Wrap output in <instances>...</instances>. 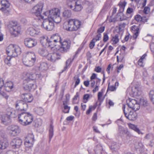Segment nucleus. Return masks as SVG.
I'll use <instances>...</instances> for the list:
<instances>
[{"label": "nucleus", "mask_w": 154, "mask_h": 154, "mask_svg": "<svg viewBox=\"0 0 154 154\" xmlns=\"http://www.w3.org/2000/svg\"><path fill=\"white\" fill-rule=\"evenodd\" d=\"M44 15L47 16L48 18L58 23H60L61 19L60 16V11L58 8H54L44 12Z\"/></svg>", "instance_id": "obj_1"}, {"label": "nucleus", "mask_w": 154, "mask_h": 154, "mask_svg": "<svg viewBox=\"0 0 154 154\" xmlns=\"http://www.w3.org/2000/svg\"><path fill=\"white\" fill-rule=\"evenodd\" d=\"M19 123L23 126H26L30 124L33 120L32 114L29 112H23L18 115Z\"/></svg>", "instance_id": "obj_2"}, {"label": "nucleus", "mask_w": 154, "mask_h": 154, "mask_svg": "<svg viewBox=\"0 0 154 154\" xmlns=\"http://www.w3.org/2000/svg\"><path fill=\"white\" fill-rule=\"evenodd\" d=\"M36 57L35 53L28 52L26 57L23 59V63L26 66L29 67L33 66L36 61Z\"/></svg>", "instance_id": "obj_3"}, {"label": "nucleus", "mask_w": 154, "mask_h": 154, "mask_svg": "<svg viewBox=\"0 0 154 154\" xmlns=\"http://www.w3.org/2000/svg\"><path fill=\"white\" fill-rule=\"evenodd\" d=\"M7 54L11 57H17L21 53L20 48L17 45L11 44L6 49Z\"/></svg>", "instance_id": "obj_4"}, {"label": "nucleus", "mask_w": 154, "mask_h": 154, "mask_svg": "<svg viewBox=\"0 0 154 154\" xmlns=\"http://www.w3.org/2000/svg\"><path fill=\"white\" fill-rule=\"evenodd\" d=\"M43 4L42 3H39L34 6L32 8V13L36 16L35 19L40 20L44 19V17L41 15L43 8Z\"/></svg>", "instance_id": "obj_5"}, {"label": "nucleus", "mask_w": 154, "mask_h": 154, "mask_svg": "<svg viewBox=\"0 0 154 154\" xmlns=\"http://www.w3.org/2000/svg\"><path fill=\"white\" fill-rule=\"evenodd\" d=\"M8 26L10 28L11 34L15 36L20 33L21 28L17 25L16 23L11 22Z\"/></svg>", "instance_id": "obj_6"}, {"label": "nucleus", "mask_w": 154, "mask_h": 154, "mask_svg": "<svg viewBox=\"0 0 154 154\" xmlns=\"http://www.w3.org/2000/svg\"><path fill=\"white\" fill-rule=\"evenodd\" d=\"M61 47L59 49L60 51L62 53L66 52L69 51L71 46V42L68 40H62L60 42Z\"/></svg>", "instance_id": "obj_7"}, {"label": "nucleus", "mask_w": 154, "mask_h": 154, "mask_svg": "<svg viewBox=\"0 0 154 154\" xmlns=\"http://www.w3.org/2000/svg\"><path fill=\"white\" fill-rule=\"evenodd\" d=\"M68 7L74 11H79L83 8L80 2H70L68 4Z\"/></svg>", "instance_id": "obj_8"}, {"label": "nucleus", "mask_w": 154, "mask_h": 154, "mask_svg": "<svg viewBox=\"0 0 154 154\" xmlns=\"http://www.w3.org/2000/svg\"><path fill=\"white\" fill-rule=\"evenodd\" d=\"M52 20L48 19L45 20L42 23V27L48 31L53 29L54 27V24Z\"/></svg>", "instance_id": "obj_9"}, {"label": "nucleus", "mask_w": 154, "mask_h": 154, "mask_svg": "<svg viewBox=\"0 0 154 154\" xmlns=\"http://www.w3.org/2000/svg\"><path fill=\"white\" fill-rule=\"evenodd\" d=\"M127 102L128 106L132 109L136 111L140 109V105L136 100L129 99Z\"/></svg>", "instance_id": "obj_10"}, {"label": "nucleus", "mask_w": 154, "mask_h": 154, "mask_svg": "<svg viewBox=\"0 0 154 154\" xmlns=\"http://www.w3.org/2000/svg\"><path fill=\"white\" fill-rule=\"evenodd\" d=\"M40 74H37L32 72L27 73L26 74V78L24 81V83L30 82L36 79L37 78H40Z\"/></svg>", "instance_id": "obj_11"}, {"label": "nucleus", "mask_w": 154, "mask_h": 154, "mask_svg": "<svg viewBox=\"0 0 154 154\" xmlns=\"http://www.w3.org/2000/svg\"><path fill=\"white\" fill-rule=\"evenodd\" d=\"M15 107L18 110L26 111L28 108V105L23 100H19L16 102Z\"/></svg>", "instance_id": "obj_12"}, {"label": "nucleus", "mask_w": 154, "mask_h": 154, "mask_svg": "<svg viewBox=\"0 0 154 154\" xmlns=\"http://www.w3.org/2000/svg\"><path fill=\"white\" fill-rule=\"evenodd\" d=\"M60 54L58 52H53L48 54L47 56V58L48 60L53 62H54L56 60L60 58Z\"/></svg>", "instance_id": "obj_13"}, {"label": "nucleus", "mask_w": 154, "mask_h": 154, "mask_svg": "<svg viewBox=\"0 0 154 154\" xmlns=\"http://www.w3.org/2000/svg\"><path fill=\"white\" fill-rule=\"evenodd\" d=\"M25 45L29 48H32L37 44V42L35 40L30 38H27L24 40Z\"/></svg>", "instance_id": "obj_14"}, {"label": "nucleus", "mask_w": 154, "mask_h": 154, "mask_svg": "<svg viewBox=\"0 0 154 154\" xmlns=\"http://www.w3.org/2000/svg\"><path fill=\"white\" fill-rule=\"evenodd\" d=\"M0 96L3 97L6 100L9 97V96L5 91L4 80L2 78H0Z\"/></svg>", "instance_id": "obj_15"}, {"label": "nucleus", "mask_w": 154, "mask_h": 154, "mask_svg": "<svg viewBox=\"0 0 154 154\" xmlns=\"http://www.w3.org/2000/svg\"><path fill=\"white\" fill-rule=\"evenodd\" d=\"M125 106L124 105L122 108L126 117L129 120L131 121L135 120L136 119L137 115L136 114L134 113L133 111H130L129 113L127 114V113L125 112Z\"/></svg>", "instance_id": "obj_16"}, {"label": "nucleus", "mask_w": 154, "mask_h": 154, "mask_svg": "<svg viewBox=\"0 0 154 154\" xmlns=\"http://www.w3.org/2000/svg\"><path fill=\"white\" fill-rule=\"evenodd\" d=\"M22 139L16 138L12 140L11 142V145L14 148H19L22 145Z\"/></svg>", "instance_id": "obj_17"}, {"label": "nucleus", "mask_w": 154, "mask_h": 154, "mask_svg": "<svg viewBox=\"0 0 154 154\" xmlns=\"http://www.w3.org/2000/svg\"><path fill=\"white\" fill-rule=\"evenodd\" d=\"M140 24L137 25H134L131 27V30L133 33V38L136 39L137 37L140 32Z\"/></svg>", "instance_id": "obj_18"}, {"label": "nucleus", "mask_w": 154, "mask_h": 154, "mask_svg": "<svg viewBox=\"0 0 154 154\" xmlns=\"http://www.w3.org/2000/svg\"><path fill=\"white\" fill-rule=\"evenodd\" d=\"M0 119L2 122L5 125H7L11 122L10 115L7 113V114L1 115Z\"/></svg>", "instance_id": "obj_19"}, {"label": "nucleus", "mask_w": 154, "mask_h": 154, "mask_svg": "<svg viewBox=\"0 0 154 154\" xmlns=\"http://www.w3.org/2000/svg\"><path fill=\"white\" fill-rule=\"evenodd\" d=\"M27 32L30 35L35 36L40 33V30L37 28L29 27L27 30Z\"/></svg>", "instance_id": "obj_20"}, {"label": "nucleus", "mask_w": 154, "mask_h": 154, "mask_svg": "<svg viewBox=\"0 0 154 154\" xmlns=\"http://www.w3.org/2000/svg\"><path fill=\"white\" fill-rule=\"evenodd\" d=\"M10 128L12 131L11 135L13 136L18 135L20 131V128L17 126H12L10 127Z\"/></svg>", "instance_id": "obj_21"}, {"label": "nucleus", "mask_w": 154, "mask_h": 154, "mask_svg": "<svg viewBox=\"0 0 154 154\" xmlns=\"http://www.w3.org/2000/svg\"><path fill=\"white\" fill-rule=\"evenodd\" d=\"M70 24H73L74 27L73 29L74 31H75L79 28L81 25V22L78 20L70 19Z\"/></svg>", "instance_id": "obj_22"}, {"label": "nucleus", "mask_w": 154, "mask_h": 154, "mask_svg": "<svg viewBox=\"0 0 154 154\" xmlns=\"http://www.w3.org/2000/svg\"><path fill=\"white\" fill-rule=\"evenodd\" d=\"M21 97L26 103H30L33 99L32 96L30 94H23L21 95Z\"/></svg>", "instance_id": "obj_23"}, {"label": "nucleus", "mask_w": 154, "mask_h": 154, "mask_svg": "<svg viewBox=\"0 0 154 154\" xmlns=\"http://www.w3.org/2000/svg\"><path fill=\"white\" fill-rule=\"evenodd\" d=\"M119 135L121 136H123L125 134L128 135L129 133L127 129L124 128L121 126H119Z\"/></svg>", "instance_id": "obj_24"}, {"label": "nucleus", "mask_w": 154, "mask_h": 154, "mask_svg": "<svg viewBox=\"0 0 154 154\" xmlns=\"http://www.w3.org/2000/svg\"><path fill=\"white\" fill-rule=\"evenodd\" d=\"M125 52H122L119 56H117V61L124 62L125 59H124L125 56Z\"/></svg>", "instance_id": "obj_25"}, {"label": "nucleus", "mask_w": 154, "mask_h": 154, "mask_svg": "<svg viewBox=\"0 0 154 154\" xmlns=\"http://www.w3.org/2000/svg\"><path fill=\"white\" fill-rule=\"evenodd\" d=\"M0 3L2 5V6L5 7V8L9 13L8 8L9 7V4L8 1L7 0H0Z\"/></svg>", "instance_id": "obj_26"}, {"label": "nucleus", "mask_w": 154, "mask_h": 154, "mask_svg": "<svg viewBox=\"0 0 154 154\" xmlns=\"http://www.w3.org/2000/svg\"><path fill=\"white\" fill-rule=\"evenodd\" d=\"M5 91H9L8 88L11 90L13 88V84L12 82L11 81L7 82L5 85Z\"/></svg>", "instance_id": "obj_27"}, {"label": "nucleus", "mask_w": 154, "mask_h": 154, "mask_svg": "<svg viewBox=\"0 0 154 154\" xmlns=\"http://www.w3.org/2000/svg\"><path fill=\"white\" fill-rule=\"evenodd\" d=\"M48 40L47 37L43 36L40 38V42L43 46H47Z\"/></svg>", "instance_id": "obj_28"}, {"label": "nucleus", "mask_w": 154, "mask_h": 154, "mask_svg": "<svg viewBox=\"0 0 154 154\" xmlns=\"http://www.w3.org/2000/svg\"><path fill=\"white\" fill-rule=\"evenodd\" d=\"M24 84V88L26 90H30V89L34 88L35 85L33 83H29V82L26 83Z\"/></svg>", "instance_id": "obj_29"}, {"label": "nucleus", "mask_w": 154, "mask_h": 154, "mask_svg": "<svg viewBox=\"0 0 154 154\" xmlns=\"http://www.w3.org/2000/svg\"><path fill=\"white\" fill-rule=\"evenodd\" d=\"M38 52L40 55L44 57H47L48 54V50L44 48H40L38 50Z\"/></svg>", "instance_id": "obj_30"}, {"label": "nucleus", "mask_w": 154, "mask_h": 154, "mask_svg": "<svg viewBox=\"0 0 154 154\" xmlns=\"http://www.w3.org/2000/svg\"><path fill=\"white\" fill-rule=\"evenodd\" d=\"M8 115H10V117L15 118L18 115L17 111L11 109L9 111L7 112Z\"/></svg>", "instance_id": "obj_31"}, {"label": "nucleus", "mask_w": 154, "mask_h": 154, "mask_svg": "<svg viewBox=\"0 0 154 154\" xmlns=\"http://www.w3.org/2000/svg\"><path fill=\"white\" fill-rule=\"evenodd\" d=\"M126 4V2L124 1L123 2H120L118 5L119 6L120 8L119 11V13H122L124 11L125 7Z\"/></svg>", "instance_id": "obj_32"}, {"label": "nucleus", "mask_w": 154, "mask_h": 154, "mask_svg": "<svg viewBox=\"0 0 154 154\" xmlns=\"http://www.w3.org/2000/svg\"><path fill=\"white\" fill-rule=\"evenodd\" d=\"M52 39V41H54L55 43H58L61 42L62 40L61 39V37L56 35H54L51 37L50 38Z\"/></svg>", "instance_id": "obj_33"}, {"label": "nucleus", "mask_w": 154, "mask_h": 154, "mask_svg": "<svg viewBox=\"0 0 154 154\" xmlns=\"http://www.w3.org/2000/svg\"><path fill=\"white\" fill-rule=\"evenodd\" d=\"M66 101H63V111L65 113H68L70 109V107L67 105Z\"/></svg>", "instance_id": "obj_34"}, {"label": "nucleus", "mask_w": 154, "mask_h": 154, "mask_svg": "<svg viewBox=\"0 0 154 154\" xmlns=\"http://www.w3.org/2000/svg\"><path fill=\"white\" fill-rule=\"evenodd\" d=\"M9 143L6 140L0 142V149H2L6 148L8 146Z\"/></svg>", "instance_id": "obj_35"}, {"label": "nucleus", "mask_w": 154, "mask_h": 154, "mask_svg": "<svg viewBox=\"0 0 154 154\" xmlns=\"http://www.w3.org/2000/svg\"><path fill=\"white\" fill-rule=\"evenodd\" d=\"M53 126L52 124H51L49 129V141H50L54 135Z\"/></svg>", "instance_id": "obj_36"}, {"label": "nucleus", "mask_w": 154, "mask_h": 154, "mask_svg": "<svg viewBox=\"0 0 154 154\" xmlns=\"http://www.w3.org/2000/svg\"><path fill=\"white\" fill-rule=\"evenodd\" d=\"M117 18L118 20L120 21L124 20L127 19V17L121 13H118L117 14Z\"/></svg>", "instance_id": "obj_37"}, {"label": "nucleus", "mask_w": 154, "mask_h": 154, "mask_svg": "<svg viewBox=\"0 0 154 154\" xmlns=\"http://www.w3.org/2000/svg\"><path fill=\"white\" fill-rule=\"evenodd\" d=\"M71 14L72 13L71 11L69 10H65L63 13V16L65 18L70 17Z\"/></svg>", "instance_id": "obj_38"}, {"label": "nucleus", "mask_w": 154, "mask_h": 154, "mask_svg": "<svg viewBox=\"0 0 154 154\" xmlns=\"http://www.w3.org/2000/svg\"><path fill=\"white\" fill-rule=\"evenodd\" d=\"M128 126L130 128L135 131L138 133V134H140L141 133L140 130L136 126L132 124H128Z\"/></svg>", "instance_id": "obj_39"}, {"label": "nucleus", "mask_w": 154, "mask_h": 154, "mask_svg": "<svg viewBox=\"0 0 154 154\" xmlns=\"http://www.w3.org/2000/svg\"><path fill=\"white\" fill-rule=\"evenodd\" d=\"M52 39L51 38L48 40L47 47H50L52 48H54V46H56L57 43H55L53 41H52Z\"/></svg>", "instance_id": "obj_40"}, {"label": "nucleus", "mask_w": 154, "mask_h": 154, "mask_svg": "<svg viewBox=\"0 0 154 154\" xmlns=\"http://www.w3.org/2000/svg\"><path fill=\"white\" fill-rule=\"evenodd\" d=\"M73 60L71 58L68 59L66 62V66L64 67L62 72H63L66 70L69 65L71 64Z\"/></svg>", "instance_id": "obj_41"}, {"label": "nucleus", "mask_w": 154, "mask_h": 154, "mask_svg": "<svg viewBox=\"0 0 154 154\" xmlns=\"http://www.w3.org/2000/svg\"><path fill=\"white\" fill-rule=\"evenodd\" d=\"M48 65L47 63L45 62L42 63L39 66V69L42 71L46 70L48 69Z\"/></svg>", "instance_id": "obj_42"}, {"label": "nucleus", "mask_w": 154, "mask_h": 154, "mask_svg": "<svg viewBox=\"0 0 154 154\" xmlns=\"http://www.w3.org/2000/svg\"><path fill=\"white\" fill-rule=\"evenodd\" d=\"M35 111L38 115H42L44 112V109L42 107H38L35 109Z\"/></svg>", "instance_id": "obj_43"}, {"label": "nucleus", "mask_w": 154, "mask_h": 154, "mask_svg": "<svg viewBox=\"0 0 154 154\" xmlns=\"http://www.w3.org/2000/svg\"><path fill=\"white\" fill-rule=\"evenodd\" d=\"M25 140L34 142V136L32 134H29L26 137Z\"/></svg>", "instance_id": "obj_44"}, {"label": "nucleus", "mask_w": 154, "mask_h": 154, "mask_svg": "<svg viewBox=\"0 0 154 154\" xmlns=\"http://www.w3.org/2000/svg\"><path fill=\"white\" fill-rule=\"evenodd\" d=\"M119 35L118 34H116L114 36H112V44H116L119 42Z\"/></svg>", "instance_id": "obj_45"}, {"label": "nucleus", "mask_w": 154, "mask_h": 154, "mask_svg": "<svg viewBox=\"0 0 154 154\" xmlns=\"http://www.w3.org/2000/svg\"><path fill=\"white\" fill-rule=\"evenodd\" d=\"M102 147L100 145H97L94 151L96 153L98 154L102 153Z\"/></svg>", "instance_id": "obj_46"}, {"label": "nucleus", "mask_w": 154, "mask_h": 154, "mask_svg": "<svg viewBox=\"0 0 154 154\" xmlns=\"http://www.w3.org/2000/svg\"><path fill=\"white\" fill-rule=\"evenodd\" d=\"M140 103L141 105H143L144 107H146L148 105V103L146 99L143 98L140 99Z\"/></svg>", "instance_id": "obj_47"}, {"label": "nucleus", "mask_w": 154, "mask_h": 154, "mask_svg": "<svg viewBox=\"0 0 154 154\" xmlns=\"http://www.w3.org/2000/svg\"><path fill=\"white\" fill-rule=\"evenodd\" d=\"M34 143L33 142H31L28 140H25L24 145L26 147H32Z\"/></svg>", "instance_id": "obj_48"}, {"label": "nucleus", "mask_w": 154, "mask_h": 154, "mask_svg": "<svg viewBox=\"0 0 154 154\" xmlns=\"http://www.w3.org/2000/svg\"><path fill=\"white\" fill-rule=\"evenodd\" d=\"M149 97L150 100L152 103V104L154 105V91L151 90L149 92Z\"/></svg>", "instance_id": "obj_49"}, {"label": "nucleus", "mask_w": 154, "mask_h": 154, "mask_svg": "<svg viewBox=\"0 0 154 154\" xmlns=\"http://www.w3.org/2000/svg\"><path fill=\"white\" fill-rule=\"evenodd\" d=\"M11 57L8 56L5 59L4 62L6 64L9 66H10L11 65L10 63V60L11 59Z\"/></svg>", "instance_id": "obj_50"}, {"label": "nucleus", "mask_w": 154, "mask_h": 154, "mask_svg": "<svg viewBox=\"0 0 154 154\" xmlns=\"http://www.w3.org/2000/svg\"><path fill=\"white\" fill-rule=\"evenodd\" d=\"M74 79L76 80L74 87L75 88L78 85L80 82V79L78 76H75L74 77Z\"/></svg>", "instance_id": "obj_51"}, {"label": "nucleus", "mask_w": 154, "mask_h": 154, "mask_svg": "<svg viewBox=\"0 0 154 154\" xmlns=\"http://www.w3.org/2000/svg\"><path fill=\"white\" fill-rule=\"evenodd\" d=\"M90 95L89 94H85L83 96V102L86 103L90 97Z\"/></svg>", "instance_id": "obj_52"}, {"label": "nucleus", "mask_w": 154, "mask_h": 154, "mask_svg": "<svg viewBox=\"0 0 154 154\" xmlns=\"http://www.w3.org/2000/svg\"><path fill=\"white\" fill-rule=\"evenodd\" d=\"M102 92H98V100L99 102H102L104 98H102Z\"/></svg>", "instance_id": "obj_53"}, {"label": "nucleus", "mask_w": 154, "mask_h": 154, "mask_svg": "<svg viewBox=\"0 0 154 154\" xmlns=\"http://www.w3.org/2000/svg\"><path fill=\"white\" fill-rule=\"evenodd\" d=\"M101 34H97L95 38H93L92 40H94V41L95 42L97 41H99L101 39Z\"/></svg>", "instance_id": "obj_54"}, {"label": "nucleus", "mask_w": 154, "mask_h": 154, "mask_svg": "<svg viewBox=\"0 0 154 154\" xmlns=\"http://www.w3.org/2000/svg\"><path fill=\"white\" fill-rule=\"evenodd\" d=\"M109 36L107 33H103V41L104 42H106L109 39Z\"/></svg>", "instance_id": "obj_55"}, {"label": "nucleus", "mask_w": 154, "mask_h": 154, "mask_svg": "<svg viewBox=\"0 0 154 154\" xmlns=\"http://www.w3.org/2000/svg\"><path fill=\"white\" fill-rule=\"evenodd\" d=\"M105 27L102 26L99 28L97 31V33L98 34H100L102 33L104 30Z\"/></svg>", "instance_id": "obj_56"}, {"label": "nucleus", "mask_w": 154, "mask_h": 154, "mask_svg": "<svg viewBox=\"0 0 154 154\" xmlns=\"http://www.w3.org/2000/svg\"><path fill=\"white\" fill-rule=\"evenodd\" d=\"M95 42L94 41V40H92L89 44V47L91 49H93L95 45Z\"/></svg>", "instance_id": "obj_57"}, {"label": "nucleus", "mask_w": 154, "mask_h": 154, "mask_svg": "<svg viewBox=\"0 0 154 154\" xmlns=\"http://www.w3.org/2000/svg\"><path fill=\"white\" fill-rule=\"evenodd\" d=\"M116 87L113 85H111L109 86L108 85V90H109L111 91H113L116 90Z\"/></svg>", "instance_id": "obj_58"}, {"label": "nucleus", "mask_w": 154, "mask_h": 154, "mask_svg": "<svg viewBox=\"0 0 154 154\" xmlns=\"http://www.w3.org/2000/svg\"><path fill=\"white\" fill-rule=\"evenodd\" d=\"M0 10L5 13H8V11L5 8V7L3 6L2 4L0 3Z\"/></svg>", "instance_id": "obj_59"}, {"label": "nucleus", "mask_w": 154, "mask_h": 154, "mask_svg": "<svg viewBox=\"0 0 154 154\" xmlns=\"http://www.w3.org/2000/svg\"><path fill=\"white\" fill-rule=\"evenodd\" d=\"M134 19L137 22L141 21L142 17L140 15H137L135 16Z\"/></svg>", "instance_id": "obj_60"}, {"label": "nucleus", "mask_w": 154, "mask_h": 154, "mask_svg": "<svg viewBox=\"0 0 154 154\" xmlns=\"http://www.w3.org/2000/svg\"><path fill=\"white\" fill-rule=\"evenodd\" d=\"M69 27H68V31H74V30L73 29V27H74V25L73 24H70V20L69 21Z\"/></svg>", "instance_id": "obj_61"}, {"label": "nucleus", "mask_w": 154, "mask_h": 154, "mask_svg": "<svg viewBox=\"0 0 154 154\" xmlns=\"http://www.w3.org/2000/svg\"><path fill=\"white\" fill-rule=\"evenodd\" d=\"M150 11V9L148 7H146L143 10V12L145 14H148L149 12Z\"/></svg>", "instance_id": "obj_62"}, {"label": "nucleus", "mask_w": 154, "mask_h": 154, "mask_svg": "<svg viewBox=\"0 0 154 154\" xmlns=\"http://www.w3.org/2000/svg\"><path fill=\"white\" fill-rule=\"evenodd\" d=\"M138 64L139 66L140 67H143L144 66L143 60L139 59L138 61Z\"/></svg>", "instance_id": "obj_63"}, {"label": "nucleus", "mask_w": 154, "mask_h": 154, "mask_svg": "<svg viewBox=\"0 0 154 154\" xmlns=\"http://www.w3.org/2000/svg\"><path fill=\"white\" fill-rule=\"evenodd\" d=\"M126 25V24L124 23L120 24L119 26V29L120 31L122 30V28H124Z\"/></svg>", "instance_id": "obj_64"}]
</instances>
